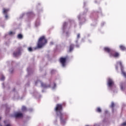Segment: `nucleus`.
<instances>
[{
	"instance_id": "1",
	"label": "nucleus",
	"mask_w": 126,
	"mask_h": 126,
	"mask_svg": "<svg viewBox=\"0 0 126 126\" xmlns=\"http://www.w3.org/2000/svg\"><path fill=\"white\" fill-rule=\"evenodd\" d=\"M55 111L58 117L60 118V122L62 126L65 125V118H66L67 114L66 113H62L63 112V105L57 104L55 108Z\"/></svg>"
},
{
	"instance_id": "2",
	"label": "nucleus",
	"mask_w": 126,
	"mask_h": 126,
	"mask_svg": "<svg viewBox=\"0 0 126 126\" xmlns=\"http://www.w3.org/2000/svg\"><path fill=\"white\" fill-rule=\"evenodd\" d=\"M74 25V21L73 20H70L69 23L64 22L63 25V34H65L66 37L69 36L70 32H69V29L71 25Z\"/></svg>"
},
{
	"instance_id": "3",
	"label": "nucleus",
	"mask_w": 126,
	"mask_h": 126,
	"mask_svg": "<svg viewBox=\"0 0 126 126\" xmlns=\"http://www.w3.org/2000/svg\"><path fill=\"white\" fill-rule=\"evenodd\" d=\"M47 43V39L45 38V36H42L40 37L38 41L37 46L35 48H32V47H29L28 50L29 52H33V51L36 50V49H41L43 46H45Z\"/></svg>"
},
{
	"instance_id": "4",
	"label": "nucleus",
	"mask_w": 126,
	"mask_h": 126,
	"mask_svg": "<svg viewBox=\"0 0 126 126\" xmlns=\"http://www.w3.org/2000/svg\"><path fill=\"white\" fill-rule=\"evenodd\" d=\"M104 50L108 53L110 55V57L113 58H118L119 57V53L116 52L115 50L109 48V47H105Z\"/></svg>"
},
{
	"instance_id": "5",
	"label": "nucleus",
	"mask_w": 126,
	"mask_h": 126,
	"mask_svg": "<svg viewBox=\"0 0 126 126\" xmlns=\"http://www.w3.org/2000/svg\"><path fill=\"white\" fill-rule=\"evenodd\" d=\"M107 86L110 90H113V88H116V85L114 81L110 78L107 79Z\"/></svg>"
},
{
	"instance_id": "6",
	"label": "nucleus",
	"mask_w": 126,
	"mask_h": 126,
	"mask_svg": "<svg viewBox=\"0 0 126 126\" xmlns=\"http://www.w3.org/2000/svg\"><path fill=\"white\" fill-rule=\"evenodd\" d=\"M86 12H87V9H86L83 14H81L78 17V20L80 21V24H82V23L85 22V15H86Z\"/></svg>"
},
{
	"instance_id": "7",
	"label": "nucleus",
	"mask_w": 126,
	"mask_h": 126,
	"mask_svg": "<svg viewBox=\"0 0 126 126\" xmlns=\"http://www.w3.org/2000/svg\"><path fill=\"white\" fill-rule=\"evenodd\" d=\"M39 84H40L41 87H43V88H49V87H51L50 85L44 84L40 80H37L36 82H35V85H39Z\"/></svg>"
},
{
	"instance_id": "8",
	"label": "nucleus",
	"mask_w": 126,
	"mask_h": 126,
	"mask_svg": "<svg viewBox=\"0 0 126 126\" xmlns=\"http://www.w3.org/2000/svg\"><path fill=\"white\" fill-rule=\"evenodd\" d=\"M117 64H120L121 66V72L122 74L126 78V73L124 70V66H123V64H122V62L120 61L117 63Z\"/></svg>"
},
{
	"instance_id": "9",
	"label": "nucleus",
	"mask_w": 126,
	"mask_h": 126,
	"mask_svg": "<svg viewBox=\"0 0 126 126\" xmlns=\"http://www.w3.org/2000/svg\"><path fill=\"white\" fill-rule=\"evenodd\" d=\"M21 55V47H19L18 48L17 51H15L13 53V56L15 58H17V57H19Z\"/></svg>"
},
{
	"instance_id": "10",
	"label": "nucleus",
	"mask_w": 126,
	"mask_h": 126,
	"mask_svg": "<svg viewBox=\"0 0 126 126\" xmlns=\"http://www.w3.org/2000/svg\"><path fill=\"white\" fill-rule=\"evenodd\" d=\"M66 61V58H60V63L62 64V66L64 67L65 66V62Z\"/></svg>"
},
{
	"instance_id": "11",
	"label": "nucleus",
	"mask_w": 126,
	"mask_h": 126,
	"mask_svg": "<svg viewBox=\"0 0 126 126\" xmlns=\"http://www.w3.org/2000/svg\"><path fill=\"white\" fill-rule=\"evenodd\" d=\"M8 11H9V9H5V8H3V14H5V19H7L8 18V16H7V12H8Z\"/></svg>"
},
{
	"instance_id": "12",
	"label": "nucleus",
	"mask_w": 126,
	"mask_h": 126,
	"mask_svg": "<svg viewBox=\"0 0 126 126\" xmlns=\"http://www.w3.org/2000/svg\"><path fill=\"white\" fill-rule=\"evenodd\" d=\"M14 117L17 118H22L23 117V114L22 113L17 112L14 114Z\"/></svg>"
},
{
	"instance_id": "13",
	"label": "nucleus",
	"mask_w": 126,
	"mask_h": 126,
	"mask_svg": "<svg viewBox=\"0 0 126 126\" xmlns=\"http://www.w3.org/2000/svg\"><path fill=\"white\" fill-rule=\"evenodd\" d=\"M27 71L29 75H31L32 73H33V69L32 67H29L27 68Z\"/></svg>"
},
{
	"instance_id": "14",
	"label": "nucleus",
	"mask_w": 126,
	"mask_h": 126,
	"mask_svg": "<svg viewBox=\"0 0 126 126\" xmlns=\"http://www.w3.org/2000/svg\"><path fill=\"white\" fill-rule=\"evenodd\" d=\"M120 87H121V90H122V91H124V90H125V89H126V83H122L120 84Z\"/></svg>"
},
{
	"instance_id": "15",
	"label": "nucleus",
	"mask_w": 126,
	"mask_h": 126,
	"mask_svg": "<svg viewBox=\"0 0 126 126\" xmlns=\"http://www.w3.org/2000/svg\"><path fill=\"white\" fill-rule=\"evenodd\" d=\"M74 48V44L70 45L69 50V53H70L71 51L73 50Z\"/></svg>"
},
{
	"instance_id": "16",
	"label": "nucleus",
	"mask_w": 126,
	"mask_h": 126,
	"mask_svg": "<svg viewBox=\"0 0 126 126\" xmlns=\"http://www.w3.org/2000/svg\"><path fill=\"white\" fill-rule=\"evenodd\" d=\"M40 25V19H37L36 21L35 22V27H38Z\"/></svg>"
},
{
	"instance_id": "17",
	"label": "nucleus",
	"mask_w": 126,
	"mask_h": 126,
	"mask_svg": "<svg viewBox=\"0 0 126 126\" xmlns=\"http://www.w3.org/2000/svg\"><path fill=\"white\" fill-rule=\"evenodd\" d=\"M27 15L29 16V17H33L34 16V13L33 12H29L27 13Z\"/></svg>"
},
{
	"instance_id": "18",
	"label": "nucleus",
	"mask_w": 126,
	"mask_h": 126,
	"mask_svg": "<svg viewBox=\"0 0 126 126\" xmlns=\"http://www.w3.org/2000/svg\"><path fill=\"white\" fill-rule=\"evenodd\" d=\"M80 38V33H78L77 35V39L75 41L76 44L78 43V39Z\"/></svg>"
},
{
	"instance_id": "19",
	"label": "nucleus",
	"mask_w": 126,
	"mask_h": 126,
	"mask_svg": "<svg viewBox=\"0 0 126 126\" xmlns=\"http://www.w3.org/2000/svg\"><path fill=\"white\" fill-rule=\"evenodd\" d=\"M120 49H121V50H122V51H126V47H125L123 45L120 46Z\"/></svg>"
},
{
	"instance_id": "20",
	"label": "nucleus",
	"mask_w": 126,
	"mask_h": 126,
	"mask_svg": "<svg viewBox=\"0 0 126 126\" xmlns=\"http://www.w3.org/2000/svg\"><path fill=\"white\" fill-rule=\"evenodd\" d=\"M15 34V32H10L8 34H5V37L8 36V35H14Z\"/></svg>"
},
{
	"instance_id": "21",
	"label": "nucleus",
	"mask_w": 126,
	"mask_h": 126,
	"mask_svg": "<svg viewBox=\"0 0 126 126\" xmlns=\"http://www.w3.org/2000/svg\"><path fill=\"white\" fill-rule=\"evenodd\" d=\"M56 87H57V85L56 83H54L53 85H51V88L52 90H55V89H56Z\"/></svg>"
},
{
	"instance_id": "22",
	"label": "nucleus",
	"mask_w": 126,
	"mask_h": 126,
	"mask_svg": "<svg viewBox=\"0 0 126 126\" xmlns=\"http://www.w3.org/2000/svg\"><path fill=\"white\" fill-rule=\"evenodd\" d=\"M111 108H112V111H114V107H115V103L114 102H111V105H110Z\"/></svg>"
},
{
	"instance_id": "23",
	"label": "nucleus",
	"mask_w": 126,
	"mask_h": 126,
	"mask_svg": "<svg viewBox=\"0 0 126 126\" xmlns=\"http://www.w3.org/2000/svg\"><path fill=\"white\" fill-rule=\"evenodd\" d=\"M22 111L23 112H25V111H27V108H26V107L23 106L22 108Z\"/></svg>"
},
{
	"instance_id": "24",
	"label": "nucleus",
	"mask_w": 126,
	"mask_h": 126,
	"mask_svg": "<svg viewBox=\"0 0 126 126\" xmlns=\"http://www.w3.org/2000/svg\"><path fill=\"white\" fill-rule=\"evenodd\" d=\"M4 123L5 125V126H11V125L10 124H7V121H4Z\"/></svg>"
},
{
	"instance_id": "25",
	"label": "nucleus",
	"mask_w": 126,
	"mask_h": 126,
	"mask_svg": "<svg viewBox=\"0 0 126 126\" xmlns=\"http://www.w3.org/2000/svg\"><path fill=\"white\" fill-rule=\"evenodd\" d=\"M5 79V77H4V76H3V75H2L1 76L0 80H1V81H3Z\"/></svg>"
},
{
	"instance_id": "26",
	"label": "nucleus",
	"mask_w": 126,
	"mask_h": 126,
	"mask_svg": "<svg viewBox=\"0 0 126 126\" xmlns=\"http://www.w3.org/2000/svg\"><path fill=\"white\" fill-rule=\"evenodd\" d=\"M96 112H97L98 113H101V112H102V110H101V108H100L99 107H97L96 109Z\"/></svg>"
},
{
	"instance_id": "27",
	"label": "nucleus",
	"mask_w": 126,
	"mask_h": 126,
	"mask_svg": "<svg viewBox=\"0 0 126 126\" xmlns=\"http://www.w3.org/2000/svg\"><path fill=\"white\" fill-rule=\"evenodd\" d=\"M22 37H23V36H22V34H19L18 35V39H22Z\"/></svg>"
},
{
	"instance_id": "28",
	"label": "nucleus",
	"mask_w": 126,
	"mask_h": 126,
	"mask_svg": "<svg viewBox=\"0 0 126 126\" xmlns=\"http://www.w3.org/2000/svg\"><path fill=\"white\" fill-rule=\"evenodd\" d=\"M57 72V71H56V70L52 69L51 71V73L52 74H54V73H55V72Z\"/></svg>"
},
{
	"instance_id": "29",
	"label": "nucleus",
	"mask_w": 126,
	"mask_h": 126,
	"mask_svg": "<svg viewBox=\"0 0 126 126\" xmlns=\"http://www.w3.org/2000/svg\"><path fill=\"white\" fill-rule=\"evenodd\" d=\"M6 107V112H8L9 111V108L7 107V104H5Z\"/></svg>"
},
{
	"instance_id": "30",
	"label": "nucleus",
	"mask_w": 126,
	"mask_h": 126,
	"mask_svg": "<svg viewBox=\"0 0 126 126\" xmlns=\"http://www.w3.org/2000/svg\"><path fill=\"white\" fill-rule=\"evenodd\" d=\"M24 15H25V14H24V13L21 15V16H20V19H21L22 18V17H23V16H24Z\"/></svg>"
},
{
	"instance_id": "31",
	"label": "nucleus",
	"mask_w": 126,
	"mask_h": 126,
	"mask_svg": "<svg viewBox=\"0 0 126 126\" xmlns=\"http://www.w3.org/2000/svg\"><path fill=\"white\" fill-rule=\"evenodd\" d=\"M36 96H38V95H39V94L38 93V92H34L33 93V94L36 95Z\"/></svg>"
},
{
	"instance_id": "32",
	"label": "nucleus",
	"mask_w": 126,
	"mask_h": 126,
	"mask_svg": "<svg viewBox=\"0 0 126 126\" xmlns=\"http://www.w3.org/2000/svg\"><path fill=\"white\" fill-rule=\"evenodd\" d=\"M9 71L10 73H12V72H13V68L10 69Z\"/></svg>"
},
{
	"instance_id": "33",
	"label": "nucleus",
	"mask_w": 126,
	"mask_h": 126,
	"mask_svg": "<svg viewBox=\"0 0 126 126\" xmlns=\"http://www.w3.org/2000/svg\"><path fill=\"white\" fill-rule=\"evenodd\" d=\"M15 98H16V99H18V94H17L15 95Z\"/></svg>"
},
{
	"instance_id": "34",
	"label": "nucleus",
	"mask_w": 126,
	"mask_h": 126,
	"mask_svg": "<svg viewBox=\"0 0 126 126\" xmlns=\"http://www.w3.org/2000/svg\"><path fill=\"white\" fill-rule=\"evenodd\" d=\"M122 126H126V122H124L122 124Z\"/></svg>"
},
{
	"instance_id": "35",
	"label": "nucleus",
	"mask_w": 126,
	"mask_h": 126,
	"mask_svg": "<svg viewBox=\"0 0 126 126\" xmlns=\"http://www.w3.org/2000/svg\"><path fill=\"white\" fill-rule=\"evenodd\" d=\"M28 111H29V112H32V111H33V109L32 108H29Z\"/></svg>"
},
{
	"instance_id": "36",
	"label": "nucleus",
	"mask_w": 126,
	"mask_h": 126,
	"mask_svg": "<svg viewBox=\"0 0 126 126\" xmlns=\"http://www.w3.org/2000/svg\"><path fill=\"white\" fill-rule=\"evenodd\" d=\"M75 46L76 48H79V44H76Z\"/></svg>"
},
{
	"instance_id": "37",
	"label": "nucleus",
	"mask_w": 126,
	"mask_h": 126,
	"mask_svg": "<svg viewBox=\"0 0 126 126\" xmlns=\"http://www.w3.org/2000/svg\"><path fill=\"white\" fill-rule=\"evenodd\" d=\"M104 24H105V22L101 23V26H104Z\"/></svg>"
},
{
	"instance_id": "38",
	"label": "nucleus",
	"mask_w": 126,
	"mask_h": 126,
	"mask_svg": "<svg viewBox=\"0 0 126 126\" xmlns=\"http://www.w3.org/2000/svg\"><path fill=\"white\" fill-rule=\"evenodd\" d=\"M115 67H116V69L117 70H118V65H116V66H115Z\"/></svg>"
},
{
	"instance_id": "39",
	"label": "nucleus",
	"mask_w": 126,
	"mask_h": 126,
	"mask_svg": "<svg viewBox=\"0 0 126 126\" xmlns=\"http://www.w3.org/2000/svg\"><path fill=\"white\" fill-rule=\"evenodd\" d=\"M2 86L3 88H4V83L2 84Z\"/></svg>"
},
{
	"instance_id": "40",
	"label": "nucleus",
	"mask_w": 126,
	"mask_h": 126,
	"mask_svg": "<svg viewBox=\"0 0 126 126\" xmlns=\"http://www.w3.org/2000/svg\"><path fill=\"white\" fill-rule=\"evenodd\" d=\"M50 44H51V45H54V42H50Z\"/></svg>"
},
{
	"instance_id": "41",
	"label": "nucleus",
	"mask_w": 126,
	"mask_h": 126,
	"mask_svg": "<svg viewBox=\"0 0 126 126\" xmlns=\"http://www.w3.org/2000/svg\"><path fill=\"white\" fill-rule=\"evenodd\" d=\"M26 86H29V83H28V84H27L26 85Z\"/></svg>"
},
{
	"instance_id": "42",
	"label": "nucleus",
	"mask_w": 126,
	"mask_h": 126,
	"mask_svg": "<svg viewBox=\"0 0 126 126\" xmlns=\"http://www.w3.org/2000/svg\"><path fill=\"white\" fill-rule=\"evenodd\" d=\"M56 123H57V120H55V121L54 122V124H56Z\"/></svg>"
},
{
	"instance_id": "43",
	"label": "nucleus",
	"mask_w": 126,
	"mask_h": 126,
	"mask_svg": "<svg viewBox=\"0 0 126 126\" xmlns=\"http://www.w3.org/2000/svg\"><path fill=\"white\" fill-rule=\"evenodd\" d=\"M14 63V62H12V64L13 65V63Z\"/></svg>"
},
{
	"instance_id": "44",
	"label": "nucleus",
	"mask_w": 126,
	"mask_h": 126,
	"mask_svg": "<svg viewBox=\"0 0 126 126\" xmlns=\"http://www.w3.org/2000/svg\"><path fill=\"white\" fill-rule=\"evenodd\" d=\"M108 113V111H105V113L107 114Z\"/></svg>"
},
{
	"instance_id": "45",
	"label": "nucleus",
	"mask_w": 126,
	"mask_h": 126,
	"mask_svg": "<svg viewBox=\"0 0 126 126\" xmlns=\"http://www.w3.org/2000/svg\"><path fill=\"white\" fill-rule=\"evenodd\" d=\"M84 6H85V2L84 3Z\"/></svg>"
},
{
	"instance_id": "46",
	"label": "nucleus",
	"mask_w": 126,
	"mask_h": 126,
	"mask_svg": "<svg viewBox=\"0 0 126 126\" xmlns=\"http://www.w3.org/2000/svg\"><path fill=\"white\" fill-rule=\"evenodd\" d=\"M0 120H1V117H0Z\"/></svg>"
},
{
	"instance_id": "47",
	"label": "nucleus",
	"mask_w": 126,
	"mask_h": 126,
	"mask_svg": "<svg viewBox=\"0 0 126 126\" xmlns=\"http://www.w3.org/2000/svg\"><path fill=\"white\" fill-rule=\"evenodd\" d=\"M15 90V89H13V91H14Z\"/></svg>"
},
{
	"instance_id": "48",
	"label": "nucleus",
	"mask_w": 126,
	"mask_h": 126,
	"mask_svg": "<svg viewBox=\"0 0 126 126\" xmlns=\"http://www.w3.org/2000/svg\"><path fill=\"white\" fill-rule=\"evenodd\" d=\"M42 92L43 93V92H44V91L42 90Z\"/></svg>"
},
{
	"instance_id": "49",
	"label": "nucleus",
	"mask_w": 126,
	"mask_h": 126,
	"mask_svg": "<svg viewBox=\"0 0 126 126\" xmlns=\"http://www.w3.org/2000/svg\"><path fill=\"white\" fill-rule=\"evenodd\" d=\"M0 126H2V125H1L0 124Z\"/></svg>"
},
{
	"instance_id": "50",
	"label": "nucleus",
	"mask_w": 126,
	"mask_h": 126,
	"mask_svg": "<svg viewBox=\"0 0 126 126\" xmlns=\"http://www.w3.org/2000/svg\"><path fill=\"white\" fill-rule=\"evenodd\" d=\"M95 3H96V2H97L96 1H95Z\"/></svg>"
}]
</instances>
